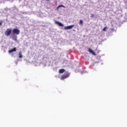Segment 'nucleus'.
Wrapping results in <instances>:
<instances>
[{"instance_id": "nucleus-1", "label": "nucleus", "mask_w": 127, "mask_h": 127, "mask_svg": "<svg viewBox=\"0 0 127 127\" xmlns=\"http://www.w3.org/2000/svg\"><path fill=\"white\" fill-rule=\"evenodd\" d=\"M70 76V74L68 73V72H66L64 75H63L60 78L62 80H64V79L67 78L68 77Z\"/></svg>"}, {"instance_id": "nucleus-2", "label": "nucleus", "mask_w": 127, "mask_h": 127, "mask_svg": "<svg viewBox=\"0 0 127 127\" xmlns=\"http://www.w3.org/2000/svg\"><path fill=\"white\" fill-rule=\"evenodd\" d=\"M12 33L18 35L20 33V30L16 28L13 29Z\"/></svg>"}, {"instance_id": "nucleus-3", "label": "nucleus", "mask_w": 127, "mask_h": 127, "mask_svg": "<svg viewBox=\"0 0 127 127\" xmlns=\"http://www.w3.org/2000/svg\"><path fill=\"white\" fill-rule=\"evenodd\" d=\"M11 33V30L10 29H7L6 31H5V36H10Z\"/></svg>"}, {"instance_id": "nucleus-4", "label": "nucleus", "mask_w": 127, "mask_h": 127, "mask_svg": "<svg viewBox=\"0 0 127 127\" xmlns=\"http://www.w3.org/2000/svg\"><path fill=\"white\" fill-rule=\"evenodd\" d=\"M74 27V25H72L70 26H65L64 27V30H69L71 29L72 28H73Z\"/></svg>"}, {"instance_id": "nucleus-5", "label": "nucleus", "mask_w": 127, "mask_h": 127, "mask_svg": "<svg viewBox=\"0 0 127 127\" xmlns=\"http://www.w3.org/2000/svg\"><path fill=\"white\" fill-rule=\"evenodd\" d=\"M88 51L90 53L93 54L94 56H96L95 53L93 52L92 50H91L90 48H88Z\"/></svg>"}, {"instance_id": "nucleus-6", "label": "nucleus", "mask_w": 127, "mask_h": 127, "mask_svg": "<svg viewBox=\"0 0 127 127\" xmlns=\"http://www.w3.org/2000/svg\"><path fill=\"white\" fill-rule=\"evenodd\" d=\"M16 52V48H13V49L8 51L9 53H12L13 52Z\"/></svg>"}, {"instance_id": "nucleus-7", "label": "nucleus", "mask_w": 127, "mask_h": 127, "mask_svg": "<svg viewBox=\"0 0 127 127\" xmlns=\"http://www.w3.org/2000/svg\"><path fill=\"white\" fill-rule=\"evenodd\" d=\"M55 23L56 24L58 25L60 27H64V26L63 24H62V23L59 22L57 21H56Z\"/></svg>"}, {"instance_id": "nucleus-8", "label": "nucleus", "mask_w": 127, "mask_h": 127, "mask_svg": "<svg viewBox=\"0 0 127 127\" xmlns=\"http://www.w3.org/2000/svg\"><path fill=\"white\" fill-rule=\"evenodd\" d=\"M12 39L14 41L17 40V36L15 35H13L12 37Z\"/></svg>"}, {"instance_id": "nucleus-9", "label": "nucleus", "mask_w": 127, "mask_h": 127, "mask_svg": "<svg viewBox=\"0 0 127 127\" xmlns=\"http://www.w3.org/2000/svg\"><path fill=\"white\" fill-rule=\"evenodd\" d=\"M64 71H65V70L63 68L60 69L59 70V73H64Z\"/></svg>"}, {"instance_id": "nucleus-10", "label": "nucleus", "mask_w": 127, "mask_h": 127, "mask_svg": "<svg viewBox=\"0 0 127 127\" xmlns=\"http://www.w3.org/2000/svg\"><path fill=\"white\" fill-rule=\"evenodd\" d=\"M60 7H64V5H59L58 7H57V10H59V8Z\"/></svg>"}, {"instance_id": "nucleus-11", "label": "nucleus", "mask_w": 127, "mask_h": 127, "mask_svg": "<svg viewBox=\"0 0 127 127\" xmlns=\"http://www.w3.org/2000/svg\"><path fill=\"white\" fill-rule=\"evenodd\" d=\"M18 55H19V58H23V56L21 55V52H19V54H18Z\"/></svg>"}, {"instance_id": "nucleus-12", "label": "nucleus", "mask_w": 127, "mask_h": 127, "mask_svg": "<svg viewBox=\"0 0 127 127\" xmlns=\"http://www.w3.org/2000/svg\"><path fill=\"white\" fill-rule=\"evenodd\" d=\"M83 23V22L82 20H79V25H82Z\"/></svg>"}, {"instance_id": "nucleus-13", "label": "nucleus", "mask_w": 127, "mask_h": 127, "mask_svg": "<svg viewBox=\"0 0 127 127\" xmlns=\"http://www.w3.org/2000/svg\"><path fill=\"white\" fill-rule=\"evenodd\" d=\"M107 29H108V27H107V26L104 27V28L103 29V31L104 32H106Z\"/></svg>"}, {"instance_id": "nucleus-14", "label": "nucleus", "mask_w": 127, "mask_h": 127, "mask_svg": "<svg viewBox=\"0 0 127 127\" xmlns=\"http://www.w3.org/2000/svg\"><path fill=\"white\" fill-rule=\"evenodd\" d=\"M90 17L91 18L95 17V15H94L93 14H91Z\"/></svg>"}, {"instance_id": "nucleus-15", "label": "nucleus", "mask_w": 127, "mask_h": 127, "mask_svg": "<svg viewBox=\"0 0 127 127\" xmlns=\"http://www.w3.org/2000/svg\"><path fill=\"white\" fill-rule=\"evenodd\" d=\"M1 24H2V23H1V22H0V26L1 25Z\"/></svg>"}, {"instance_id": "nucleus-16", "label": "nucleus", "mask_w": 127, "mask_h": 127, "mask_svg": "<svg viewBox=\"0 0 127 127\" xmlns=\"http://www.w3.org/2000/svg\"><path fill=\"white\" fill-rule=\"evenodd\" d=\"M50 0H46V1H50Z\"/></svg>"}]
</instances>
